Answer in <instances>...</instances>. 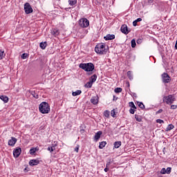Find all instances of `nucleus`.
Returning a JSON list of instances; mask_svg holds the SVG:
<instances>
[{
  "label": "nucleus",
  "mask_w": 177,
  "mask_h": 177,
  "mask_svg": "<svg viewBox=\"0 0 177 177\" xmlns=\"http://www.w3.org/2000/svg\"><path fill=\"white\" fill-rule=\"evenodd\" d=\"M153 0H149V2H152Z\"/></svg>",
  "instance_id": "51"
},
{
  "label": "nucleus",
  "mask_w": 177,
  "mask_h": 177,
  "mask_svg": "<svg viewBox=\"0 0 177 177\" xmlns=\"http://www.w3.org/2000/svg\"><path fill=\"white\" fill-rule=\"evenodd\" d=\"M56 146H57V142L55 141L54 144L52 145L51 147H53L54 150H56Z\"/></svg>",
  "instance_id": "38"
},
{
  "label": "nucleus",
  "mask_w": 177,
  "mask_h": 177,
  "mask_svg": "<svg viewBox=\"0 0 177 177\" xmlns=\"http://www.w3.org/2000/svg\"><path fill=\"white\" fill-rule=\"evenodd\" d=\"M121 146V141H116L114 142L115 149H118Z\"/></svg>",
  "instance_id": "20"
},
{
  "label": "nucleus",
  "mask_w": 177,
  "mask_h": 177,
  "mask_svg": "<svg viewBox=\"0 0 177 177\" xmlns=\"http://www.w3.org/2000/svg\"><path fill=\"white\" fill-rule=\"evenodd\" d=\"M92 85H93V83H92V82L89 81L84 85V86H85V88H92Z\"/></svg>",
  "instance_id": "23"
},
{
  "label": "nucleus",
  "mask_w": 177,
  "mask_h": 177,
  "mask_svg": "<svg viewBox=\"0 0 177 177\" xmlns=\"http://www.w3.org/2000/svg\"><path fill=\"white\" fill-rule=\"evenodd\" d=\"M161 77L163 84H169V82H171V77L168 73H164L162 74Z\"/></svg>",
  "instance_id": "6"
},
{
  "label": "nucleus",
  "mask_w": 177,
  "mask_h": 177,
  "mask_svg": "<svg viewBox=\"0 0 177 177\" xmlns=\"http://www.w3.org/2000/svg\"><path fill=\"white\" fill-rule=\"evenodd\" d=\"M136 46V41L135 39L131 40V48H135Z\"/></svg>",
  "instance_id": "29"
},
{
  "label": "nucleus",
  "mask_w": 177,
  "mask_h": 177,
  "mask_svg": "<svg viewBox=\"0 0 177 177\" xmlns=\"http://www.w3.org/2000/svg\"><path fill=\"white\" fill-rule=\"evenodd\" d=\"M104 117H106V118H109V117H110V111H105L104 112Z\"/></svg>",
  "instance_id": "28"
},
{
  "label": "nucleus",
  "mask_w": 177,
  "mask_h": 177,
  "mask_svg": "<svg viewBox=\"0 0 177 177\" xmlns=\"http://www.w3.org/2000/svg\"><path fill=\"white\" fill-rule=\"evenodd\" d=\"M104 172H109V167H106L105 169H104Z\"/></svg>",
  "instance_id": "50"
},
{
  "label": "nucleus",
  "mask_w": 177,
  "mask_h": 177,
  "mask_svg": "<svg viewBox=\"0 0 177 177\" xmlns=\"http://www.w3.org/2000/svg\"><path fill=\"white\" fill-rule=\"evenodd\" d=\"M79 25L83 28H86L89 26V21L86 18L81 19L79 21Z\"/></svg>",
  "instance_id": "5"
},
{
  "label": "nucleus",
  "mask_w": 177,
  "mask_h": 177,
  "mask_svg": "<svg viewBox=\"0 0 177 177\" xmlns=\"http://www.w3.org/2000/svg\"><path fill=\"white\" fill-rule=\"evenodd\" d=\"M174 128H175V127L173 124H169L167 126V127L166 128V132H168V131L174 129Z\"/></svg>",
  "instance_id": "18"
},
{
  "label": "nucleus",
  "mask_w": 177,
  "mask_h": 177,
  "mask_svg": "<svg viewBox=\"0 0 177 177\" xmlns=\"http://www.w3.org/2000/svg\"><path fill=\"white\" fill-rule=\"evenodd\" d=\"M171 171H172V168L171 167H167L166 169V174H171Z\"/></svg>",
  "instance_id": "37"
},
{
  "label": "nucleus",
  "mask_w": 177,
  "mask_h": 177,
  "mask_svg": "<svg viewBox=\"0 0 177 177\" xmlns=\"http://www.w3.org/2000/svg\"><path fill=\"white\" fill-rule=\"evenodd\" d=\"M129 106L131 107V109H136V106H135V104L133 103V102H129Z\"/></svg>",
  "instance_id": "32"
},
{
  "label": "nucleus",
  "mask_w": 177,
  "mask_h": 177,
  "mask_svg": "<svg viewBox=\"0 0 177 177\" xmlns=\"http://www.w3.org/2000/svg\"><path fill=\"white\" fill-rule=\"evenodd\" d=\"M160 174H161L162 175H165V174H167V169L162 168V169H161V171H160Z\"/></svg>",
  "instance_id": "33"
},
{
  "label": "nucleus",
  "mask_w": 177,
  "mask_h": 177,
  "mask_svg": "<svg viewBox=\"0 0 177 177\" xmlns=\"http://www.w3.org/2000/svg\"><path fill=\"white\" fill-rule=\"evenodd\" d=\"M136 21H137V23L139 21H142V18H138Z\"/></svg>",
  "instance_id": "49"
},
{
  "label": "nucleus",
  "mask_w": 177,
  "mask_h": 177,
  "mask_svg": "<svg viewBox=\"0 0 177 177\" xmlns=\"http://www.w3.org/2000/svg\"><path fill=\"white\" fill-rule=\"evenodd\" d=\"M28 57V53H24L21 55V59H27Z\"/></svg>",
  "instance_id": "36"
},
{
  "label": "nucleus",
  "mask_w": 177,
  "mask_h": 177,
  "mask_svg": "<svg viewBox=\"0 0 177 177\" xmlns=\"http://www.w3.org/2000/svg\"><path fill=\"white\" fill-rule=\"evenodd\" d=\"M160 113H162V109H159V110L156 112V114H160Z\"/></svg>",
  "instance_id": "48"
},
{
  "label": "nucleus",
  "mask_w": 177,
  "mask_h": 177,
  "mask_svg": "<svg viewBox=\"0 0 177 177\" xmlns=\"http://www.w3.org/2000/svg\"><path fill=\"white\" fill-rule=\"evenodd\" d=\"M91 102L93 104H97V103H99V97H98L97 96L93 97L91 99Z\"/></svg>",
  "instance_id": "14"
},
{
  "label": "nucleus",
  "mask_w": 177,
  "mask_h": 177,
  "mask_svg": "<svg viewBox=\"0 0 177 177\" xmlns=\"http://www.w3.org/2000/svg\"><path fill=\"white\" fill-rule=\"evenodd\" d=\"M79 150H80V145H77V147H75V151H76V153H78Z\"/></svg>",
  "instance_id": "44"
},
{
  "label": "nucleus",
  "mask_w": 177,
  "mask_h": 177,
  "mask_svg": "<svg viewBox=\"0 0 177 177\" xmlns=\"http://www.w3.org/2000/svg\"><path fill=\"white\" fill-rule=\"evenodd\" d=\"M127 77L129 78L130 81H132L133 80V76H132V72L128 71Z\"/></svg>",
  "instance_id": "22"
},
{
  "label": "nucleus",
  "mask_w": 177,
  "mask_h": 177,
  "mask_svg": "<svg viewBox=\"0 0 177 177\" xmlns=\"http://www.w3.org/2000/svg\"><path fill=\"white\" fill-rule=\"evenodd\" d=\"M95 52L98 55H106L107 53V49H106V44L101 43L97 44L95 48Z\"/></svg>",
  "instance_id": "2"
},
{
  "label": "nucleus",
  "mask_w": 177,
  "mask_h": 177,
  "mask_svg": "<svg viewBox=\"0 0 177 177\" xmlns=\"http://www.w3.org/2000/svg\"><path fill=\"white\" fill-rule=\"evenodd\" d=\"M120 31L122 32V34H124V35H128V34L131 32V30L128 28V26L126 24H123L121 26Z\"/></svg>",
  "instance_id": "8"
},
{
  "label": "nucleus",
  "mask_w": 177,
  "mask_h": 177,
  "mask_svg": "<svg viewBox=\"0 0 177 177\" xmlns=\"http://www.w3.org/2000/svg\"><path fill=\"white\" fill-rule=\"evenodd\" d=\"M97 78V75H96V74H94L90 77V82H91L93 84V82L96 81Z\"/></svg>",
  "instance_id": "16"
},
{
  "label": "nucleus",
  "mask_w": 177,
  "mask_h": 177,
  "mask_svg": "<svg viewBox=\"0 0 177 177\" xmlns=\"http://www.w3.org/2000/svg\"><path fill=\"white\" fill-rule=\"evenodd\" d=\"M20 154H21V148H20V147H17V148L13 151V156H14V157H15L16 158H17V157H19V156H20Z\"/></svg>",
  "instance_id": "9"
},
{
  "label": "nucleus",
  "mask_w": 177,
  "mask_h": 177,
  "mask_svg": "<svg viewBox=\"0 0 177 177\" xmlns=\"http://www.w3.org/2000/svg\"><path fill=\"white\" fill-rule=\"evenodd\" d=\"M24 10L26 15H30V13H32L33 12L31 5H30L28 3H26L24 4Z\"/></svg>",
  "instance_id": "7"
},
{
  "label": "nucleus",
  "mask_w": 177,
  "mask_h": 177,
  "mask_svg": "<svg viewBox=\"0 0 177 177\" xmlns=\"http://www.w3.org/2000/svg\"><path fill=\"white\" fill-rule=\"evenodd\" d=\"M79 67L87 73H91V71L95 70V65L91 62L87 64L81 63Z\"/></svg>",
  "instance_id": "3"
},
{
  "label": "nucleus",
  "mask_w": 177,
  "mask_h": 177,
  "mask_svg": "<svg viewBox=\"0 0 177 177\" xmlns=\"http://www.w3.org/2000/svg\"><path fill=\"white\" fill-rule=\"evenodd\" d=\"M156 122H158V124H164V120L158 119L156 120Z\"/></svg>",
  "instance_id": "41"
},
{
  "label": "nucleus",
  "mask_w": 177,
  "mask_h": 177,
  "mask_svg": "<svg viewBox=\"0 0 177 177\" xmlns=\"http://www.w3.org/2000/svg\"><path fill=\"white\" fill-rule=\"evenodd\" d=\"M39 164V160L38 159H32L29 162V165L30 167H34L35 165H38Z\"/></svg>",
  "instance_id": "10"
},
{
  "label": "nucleus",
  "mask_w": 177,
  "mask_h": 177,
  "mask_svg": "<svg viewBox=\"0 0 177 177\" xmlns=\"http://www.w3.org/2000/svg\"><path fill=\"white\" fill-rule=\"evenodd\" d=\"M37 151V149L35 148H32L30 149V154H35V152Z\"/></svg>",
  "instance_id": "31"
},
{
  "label": "nucleus",
  "mask_w": 177,
  "mask_h": 177,
  "mask_svg": "<svg viewBox=\"0 0 177 177\" xmlns=\"http://www.w3.org/2000/svg\"><path fill=\"white\" fill-rule=\"evenodd\" d=\"M115 38V35L108 34L106 36L104 37L105 41H111V39H114Z\"/></svg>",
  "instance_id": "13"
},
{
  "label": "nucleus",
  "mask_w": 177,
  "mask_h": 177,
  "mask_svg": "<svg viewBox=\"0 0 177 177\" xmlns=\"http://www.w3.org/2000/svg\"><path fill=\"white\" fill-rule=\"evenodd\" d=\"M69 5L74 6L77 3V0H68Z\"/></svg>",
  "instance_id": "24"
},
{
  "label": "nucleus",
  "mask_w": 177,
  "mask_h": 177,
  "mask_svg": "<svg viewBox=\"0 0 177 177\" xmlns=\"http://www.w3.org/2000/svg\"><path fill=\"white\" fill-rule=\"evenodd\" d=\"M135 118L138 122H142V117L139 116L138 115H135Z\"/></svg>",
  "instance_id": "26"
},
{
  "label": "nucleus",
  "mask_w": 177,
  "mask_h": 177,
  "mask_svg": "<svg viewBox=\"0 0 177 177\" xmlns=\"http://www.w3.org/2000/svg\"><path fill=\"white\" fill-rule=\"evenodd\" d=\"M138 106L140 107V109H145V104H143V102H138Z\"/></svg>",
  "instance_id": "34"
},
{
  "label": "nucleus",
  "mask_w": 177,
  "mask_h": 177,
  "mask_svg": "<svg viewBox=\"0 0 177 177\" xmlns=\"http://www.w3.org/2000/svg\"><path fill=\"white\" fill-rule=\"evenodd\" d=\"M133 26L134 27H136V26H138V21H137L136 20H135V21H133Z\"/></svg>",
  "instance_id": "45"
},
{
  "label": "nucleus",
  "mask_w": 177,
  "mask_h": 177,
  "mask_svg": "<svg viewBox=\"0 0 177 177\" xmlns=\"http://www.w3.org/2000/svg\"><path fill=\"white\" fill-rule=\"evenodd\" d=\"M115 93H120V92H122V88L118 87L116 88H115Z\"/></svg>",
  "instance_id": "30"
},
{
  "label": "nucleus",
  "mask_w": 177,
  "mask_h": 177,
  "mask_svg": "<svg viewBox=\"0 0 177 177\" xmlns=\"http://www.w3.org/2000/svg\"><path fill=\"white\" fill-rule=\"evenodd\" d=\"M30 94L32 95V96H33V97H35V99H38V95L37 94V93H35V91H30Z\"/></svg>",
  "instance_id": "25"
},
{
  "label": "nucleus",
  "mask_w": 177,
  "mask_h": 177,
  "mask_svg": "<svg viewBox=\"0 0 177 177\" xmlns=\"http://www.w3.org/2000/svg\"><path fill=\"white\" fill-rule=\"evenodd\" d=\"M17 142V138L12 137L10 140H8V146H15Z\"/></svg>",
  "instance_id": "11"
},
{
  "label": "nucleus",
  "mask_w": 177,
  "mask_h": 177,
  "mask_svg": "<svg viewBox=\"0 0 177 177\" xmlns=\"http://www.w3.org/2000/svg\"><path fill=\"white\" fill-rule=\"evenodd\" d=\"M81 93H82V91H81V90H77L75 92L72 93L73 96H78V95H81Z\"/></svg>",
  "instance_id": "17"
},
{
  "label": "nucleus",
  "mask_w": 177,
  "mask_h": 177,
  "mask_svg": "<svg viewBox=\"0 0 177 177\" xmlns=\"http://www.w3.org/2000/svg\"><path fill=\"white\" fill-rule=\"evenodd\" d=\"M175 96L172 95H169L167 96L163 97V102L166 103V104H172L175 102Z\"/></svg>",
  "instance_id": "4"
},
{
  "label": "nucleus",
  "mask_w": 177,
  "mask_h": 177,
  "mask_svg": "<svg viewBox=\"0 0 177 177\" xmlns=\"http://www.w3.org/2000/svg\"><path fill=\"white\" fill-rule=\"evenodd\" d=\"M106 145H107V142H106V141H102L100 142L99 149H103V147H104Z\"/></svg>",
  "instance_id": "19"
},
{
  "label": "nucleus",
  "mask_w": 177,
  "mask_h": 177,
  "mask_svg": "<svg viewBox=\"0 0 177 177\" xmlns=\"http://www.w3.org/2000/svg\"><path fill=\"white\" fill-rule=\"evenodd\" d=\"M137 44H142V39H138L137 40Z\"/></svg>",
  "instance_id": "47"
},
{
  "label": "nucleus",
  "mask_w": 177,
  "mask_h": 177,
  "mask_svg": "<svg viewBox=\"0 0 177 177\" xmlns=\"http://www.w3.org/2000/svg\"><path fill=\"white\" fill-rule=\"evenodd\" d=\"M111 161L109 160V162H108L106 163V168H109V167H110V165H111Z\"/></svg>",
  "instance_id": "46"
},
{
  "label": "nucleus",
  "mask_w": 177,
  "mask_h": 177,
  "mask_svg": "<svg viewBox=\"0 0 177 177\" xmlns=\"http://www.w3.org/2000/svg\"><path fill=\"white\" fill-rule=\"evenodd\" d=\"M171 110H176L177 109V105H171Z\"/></svg>",
  "instance_id": "43"
},
{
  "label": "nucleus",
  "mask_w": 177,
  "mask_h": 177,
  "mask_svg": "<svg viewBox=\"0 0 177 177\" xmlns=\"http://www.w3.org/2000/svg\"><path fill=\"white\" fill-rule=\"evenodd\" d=\"M0 99L4 102V103H8V102H9V97L6 95H0Z\"/></svg>",
  "instance_id": "15"
},
{
  "label": "nucleus",
  "mask_w": 177,
  "mask_h": 177,
  "mask_svg": "<svg viewBox=\"0 0 177 177\" xmlns=\"http://www.w3.org/2000/svg\"><path fill=\"white\" fill-rule=\"evenodd\" d=\"M47 150H48V151H50V153H52L53 151H55V149H53V147H49Z\"/></svg>",
  "instance_id": "40"
},
{
  "label": "nucleus",
  "mask_w": 177,
  "mask_h": 177,
  "mask_svg": "<svg viewBox=\"0 0 177 177\" xmlns=\"http://www.w3.org/2000/svg\"><path fill=\"white\" fill-rule=\"evenodd\" d=\"M52 34L53 35H55V36L59 35V30L54 29L52 32Z\"/></svg>",
  "instance_id": "27"
},
{
  "label": "nucleus",
  "mask_w": 177,
  "mask_h": 177,
  "mask_svg": "<svg viewBox=\"0 0 177 177\" xmlns=\"http://www.w3.org/2000/svg\"><path fill=\"white\" fill-rule=\"evenodd\" d=\"M39 110L41 114H48L50 111V106L48 102H43L39 105Z\"/></svg>",
  "instance_id": "1"
},
{
  "label": "nucleus",
  "mask_w": 177,
  "mask_h": 177,
  "mask_svg": "<svg viewBox=\"0 0 177 177\" xmlns=\"http://www.w3.org/2000/svg\"><path fill=\"white\" fill-rule=\"evenodd\" d=\"M5 52L2 51V50H0V59H3V55H4Z\"/></svg>",
  "instance_id": "35"
},
{
  "label": "nucleus",
  "mask_w": 177,
  "mask_h": 177,
  "mask_svg": "<svg viewBox=\"0 0 177 177\" xmlns=\"http://www.w3.org/2000/svg\"><path fill=\"white\" fill-rule=\"evenodd\" d=\"M111 115L113 118L115 117V111L114 109L111 111Z\"/></svg>",
  "instance_id": "42"
},
{
  "label": "nucleus",
  "mask_w": 177,
  "mask_h": 177,
  "mask_svg": "<svg viewBox=\"0 0 177 177\" xmlns=\"http://www.w3.org/2000/svg\"><path fill=\"white\" fill-rule=\"evenodd\" d=\"M46 41H44V42H41L40 44H39V46L41 48V49H45L46 48Z\"/></svg>",
  "instance_id": "21"
},
{
  "label": "nucleus",
  "mask_w": 177,
  "mask_h": 177,
  "mask_svg": "<svg viewBox=\"0 0 177 177\" xmlns=\"http://www.w3.org/2000/svg\"><path fill=\"white\" fill-rule=\"evenodd\" d=\"M135 110H136V109L131 108L130 110H129V113L131 114H135Z\"/></svg>",
  "instance_id": "39"
},
{
  "label": "nucleus",
  "mask_w": 177,
  "mask_h": 177,
  "mask_svg": "<svg viewBox=\"0 0 177 177\" xmlns=\"http://www.w3.org/2000/svg\"><path fill=\"white\" fill-rule=\"evenodd\" d=\"M102 133H103V132H102V131H97L94 136V140L95 142H97V140H99V139H100V136H102Z\"/></svg>",
  "instance_id": "12"
}]
</instances>
